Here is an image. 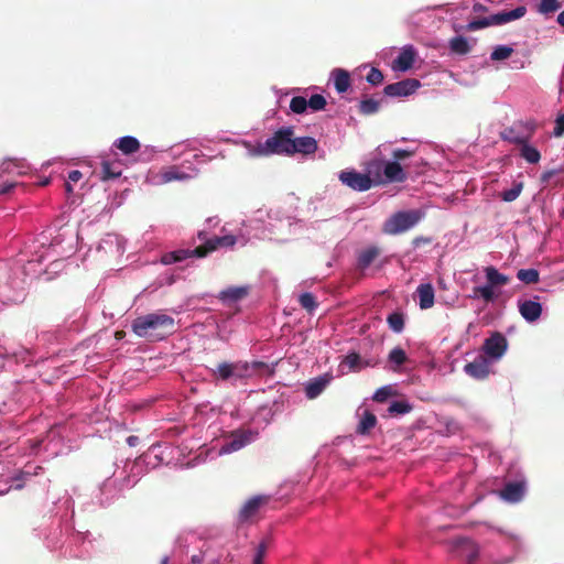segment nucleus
I'll use <instances>...</instances> for the list:
<instances>
[{"label":"nucleus","instance_id":"nucleus-8","mask_svg":"<svg viewBox=\"0 0 564 564\" xmlns=\"http://www.w3.org/2000/svg\"><path fill=\"white\" fill-rule=\"evenodd\" d=\"M421 86L420 80L406 78L384 87L383 91L389 97H406L412 95Z\"/></svg>","mask_w":564,"mask_h":564},{"label":"nucleus","instance_id":"nucleus-46","mask_svg":"<svg viewBox=\"0 0 564 564\" xmlns=\"http://www.w3.org/2000/svg\"><path fill=\"white\" fill-rule=\"evenodd\" d=\"M519 127L522 129V131H524V137H528V141H530L532 139V137L534 135L535 133V130L538 128V124L535 122V120L533 119H529V120H525V121H517Z\"/></svg>","mask_w":564,"mask_h":564},{"label":"nucleus","instance_id":"nucleus-55","mask_svg":"<svg viewBox=\"0 0 564 564\" xmlns=\"http://www.w3.org/2000/svg\"><path fill=\"white\" fill-rule=\"evenodd\" d=\"M431 242V239L430 238H424V237H416L414 238L413 240V245L414 246H420L421 243H430Z\"/></svg>","mask_w":564,"mask_h":564},{"label":"nucleus","instance_id":"nucleus-5","mask_svg":"<svg viewBox=\"0 0 564 564\" xmlns=\"http://www.w3.org/2000/svg\"><path fill=\"white\" fill-rule=\"evenodd\" d=\"M527 8L524 6H519L510 11H501L489 17L473 20L466 25V30L471 32L488 28L490 25H502L523 18Z\"/></svg>","mask_w":564,"mask_h":564},{"label":"nucleus","instance_id":"nucleus-29","mask_svg":"<svg viewBox=\"0 0 564 564\" xmlns=\"http://www.w3.org/2000/svg\"><path fill=\"white\" fill-rule=\"evenodd\" d=\"M457 547H460L466 553V558L469 563L476 561L479 554L478 546L469 539H460L457 541Z\"/></svg>","mask_w":564,"mask_h":564},{"label":"nucleus","instance_id":"nucleus-59","mask_svg":"<svg viewBox=\"0 0 564 564\" xmlns=\"http://www.w3.org/2000/svg\"><path fill=\"white\" fill-rule=\"evenodd\" d=\"M65 189H66L67 193H72L73 192V187H72L69 181L65 183Z\"/></svg>","mask_w":564,"mask_h":564},{"label":"nucleus","instance_id":"nucleus-16","mask_svg":"<svg viewBox=\"0 0 564 564\" xmlns=\"http://www.w3.org/2000/svg\"><path fill=\"white\" fill-rule=\"evenodd\" d=\"M415 61V51L412 46H405L393 62L395 69L405 72L413 66Z\"/></svg>","mask_w":564,"mask_h":564},{"label":"nucleus","instance_id":"nucleus-38","mask_svg":"<svg viewBox=\"0 0 564 564\" xmlns=\"http://www.w3.org/2000/svg\"><path fill=\"white\" fill-rule=\"evenodd\" d=\"M299 302L301 306L305 308L308 313H312L317 307L315 296L310 292L301 294L299 297Z\"/></svg>","mask_w":564,"mask_h":564},{"label":"nucleus","instance_id":"nucleus-32","mask_svg":"<svg viewBox=\"0 0 564 564\" xmlns=\"http://www.w3.org/2000/svg\"><path fill=\"white\" fill-rule=\"evenodd\" d=\"M517 278L525 284H535L540 280V274L535 269H521L518 271Z\"/></svg>","mask_w":564,"mask_h":564},{"label":"nucleus","instance_id":"nucleus-44","mask_svg":"<svg viewBox=\"0 0 564 564\" xmlns=\"http://www.w3.org/2000/svg\"><path fill=\"white\" fill-rule=\"evenodd\" d=\"M327 105V101L323 95L315 94L311 96L307 100V108H311L313 111H321Z\"/></svg>","mask_w":564,"mask_h":564},{"label":"nucleus","instance_id":"nucleus-49","mask_svg":"<svg viewBox=\"0 0 564 564\" xmlns=\"http://www.w3.org/2000/svg\"><path fill=\"white\" fill-rule=\"evenodd\" d=\"M413 154H414V151L397 149L392 152V158L395 161H399V160L408 159V158L412 156Z\"/></svg>","mask_w":564,"mask_h":564},{"label":"nucleus","instance_id":"nucleus-24","mask_svg":"<svg viewBox=\"0 0 564 564\" xmlns=\"http://www.w3.org/2000/svg\"><path fill=\"white\" fill-rule=\"evenodd\" d=\"M527 141L520 145V156L530 164H536L541 160L540 151Z\"/></svg>","mask_w":564,"mask_h":564},{"label":"nucleus","instance_id":"nucleus-41","mask_svg":"<svg viewBox=\"0 0 564 564\" xmlns=\"http://www.w3.org/2000/svg\"><path fill=\"white\" fill-rule=\"evenodd\" d=\"M406 360V354L401 347H394L389 354V361L398 367L405 364Z\"/></svg>","mask_w":564,"mask_h":564},{"label":"nucleus","instance_id":"nucleus-45","mask_svg":"<svg viewBox=\"0 0 564 564\" xmlns=\"http://www.w3.org/2000/svg\"><path fill=\"white\" fill-rule=\"evenodd\" d=\"M522 188H523V184L517 183L510 189L502 192L501 198L505 202H513L520 196Z\"/></svg>","mask_w":564,"mask_h":564},{"label":"nucleus","instance_id":"nucleus-6","mask_svg":"<svg viewBox=\"0 0 564 564\" xmlns=\"http://www.w3.org/2000/svg\"><path fill=\"white\" fill-rule=\"evenodd\" d=\"M339 180L343 184L347 185L354 191L365 192L372 187V180L368 174L359 173L356 171H341Z\"/></svg>","mask_w":564,"mask_h":564},{"label":"nucleus","instance_id":"nucleus-3","mask_svg":"<svg viewBox=\"0 0 564 564\" xmlns=\"http://www.w3.org/2000/svg\"><path fill=\"white\" fill-rule=\"evenodd\" d=\"M293 135V127H283L264 142H259L253 148L252 154L258 156H270L273 154L291 156V147H294Z\"/></svg>","mask_w":564,"mask_h":564},{"label":"nucleus","instance_id":"nucleus-47","mask_svg":"<svg viewBox=\"0 0 564 564\" xmlns=\"http://www.w3.org/2000/svg\"><path fill=\"white\" fill-rule=\"evenodd\" d=\"M383 78L382 72L376 67H372L366 77L367 82L375 86L380 85L383 82Z\"/></svg>","mask_w":564,"mask_h":564},{"label":"nucleus","instance_id":"nucleus-18","mask_svg":"<svg viewBox=\"0 0 564 564\" xmlns=\"http://www.w3.org/2000/svg\"><path fill=\"white\" fill-rule=\"evenodd\" d=\"M421 310L431 308L434 305V288L431 283L420 284L416 289Z\"/></svg>","mask_w":564,"mask_h":564},{"label":"nucleus","instance_id":"nucleus-19","mask_svg":"<svg viewBox=\"0 0 564 564\" xmlns=\"http://www.w3.org/2000/svg\"><path fill=\"white\" fill-rule=\"evenodd\" d=\"M248 293V286H229L219 293V299L225 303H235L245 299Z\"/></svg>","mask_w":564,"mask_h":564},{"label":"nucleus","instance_id":"nucleus-2","mask_svg":"<svg viewBox=\"0 0 564 564\" xmlns=\"http://www.w3.org/2000/svg\"><path fill=\"white\" fill-rule=\"evenodd\" d=\"M265 367L267 365L262 361H223L215 369H212V376L215 380L236 382L252 377L257 371Z\"/></svg>","mask_w":564,"mask_h":564},{"label":"nucleus","instance_id":"nucleus-9","mask_svg":"<svg viewBox=\"0 0 564 564\" xmlns=\"http://www.w3.org/2000/svg\"><path fill=\"white\" fill-rule=\"evenodd\" d=\"M271 497L267 495H258L251 497L239 510L238 519L240 522H247L253 518L262 506L269 503Z\"/></svg>","mask_w":564,"mask_h":564},{"label":"nucleus","instance_id":"nucleus-20","mask_svg":"<svg viewBox=\"0 0 564 564\" xmlns=\"http://www.w3.org/2000/svg\"><path fill=\"white\" fill-rule=\"evenodd\" d=\"M383 173L390 182H403L406 178V174L404 173L401 164L397 161L386 163Z\"/></svg>","mask_w":564,"mask_h":564},{"label":"nucleus","instance_id":"nucleus-10","mask_svg":"<svg viewBox=\"0 0 564 564\" xmlns=\"http://www.w3.org/2000/svg\"><path fill=\"white\" fill-rule=\"evenodd\" d=\"M507 347L508 343L506 337L502 334L496 332L485 340L482 348L488 357L492 359H499L506 352Z\"/></svg>","mask_w":564,"mask_h":564},{"label":"nucleus","instance_id":"nucleus-17","mask_svg":"<svg viewBox=\"0 0 564 564\" xmlns=\"http://www.w3.org/2000/svg\"><path fill=\"white\" fill-rule=\"evenodd\" d=\"M524 134L518 122H514L511 127L506 128L500 135L502 140L509 143L521 145L528 141V137H524Z\"/></svg>","mask_w":564,"mask_h":564},{"label":"nucleus","instance_id":"nucleus-39","mask_svg":"<svg viewBox=\"0 0 564 564\" xmlns=\"http://www.w3.org/2000/svg\"><path fill=\"white\" fill-rule=\"evenodd\" d=\"M512 53H513L512 47L506 46V45H499L492 51L490 58L492 61H503V59L509 58L512 55Z\"/></svg>","mask_w":564,"mask_h":564},{"label":"nucleus","instance_id":"nucleus-43","mask_svg":"<svg viewBox=\"0 0 564 564\" xmlns=\"http://www.w3.org/2000/svg\"><path fill=\"white\" fill-rule=\"evenodd\" d=\"M474 296H480L486 302H492L495 300L494 288L489 284L484 286H477L474 289Z\"/></svg>","mask_w":564,"mask_h":564},{"label":"nucleus","instance_id":"nucleus-22","mask_svg":"<svg viewBox=\"0 0 564 564\" xmlns=\"http://www.w3.org/2000/svg\"><path fill=\"white\" fill-rule=\"evenodd\" d=\"M115 145L123 153V154H132L139 151L140 142L134 137H122L120 138Z\"/></svg>","mask_w":564,"mask_h":564},{"label":"nucleus","instance_id":"nucleus-51","mask_svg":"<svg viewBox=\"0 0 564 564\" xmlns=\"http://www.w3.org/2000/svg\"><path fill=\"white\" fill-rule=\"evenodd\" d=\"M83 177V174L80 171L78 170H73L68 173V181L69 182H74V183H77L78 181H80Z\"/></svg>","mask_w":564,"mask_h":564},{"label":"nucleus","instance_id":"nucleus-54","mask_svg":"<svg viewBox=\"0 0 564 564\" xmlns=\"http://www.w3.org/2000/svg\"><path fill=\"white\" fill-rule=\"evenodd\" d=\"M17 186L15 183H7V184H3L1 187H0V195H6V194H9L14 187Z\"/></svg>","mask_w":564,"mask_h":564},{"label":"nucleus","instance_id":"nucleus-4","mask_svg":"<svg viewBox=\"0 0 564 564\" xmlns=\"http://www.w3.org/2000/svg\"><path fill=\"white\" fill-rule=\"evenodd\" d=\"M424 214L419 209L398 212L391 215L383 224L382 231L386 235H399L413 228Z\"/></svg>","mask_w":564,"mask_h":564},{"label":"nucleus","instance_id":"nucleus-31","mask_svg":"<svg viewBox=\"0 0 564 564\" xmlns=\"http://www.w3.org/2000/svg\"><path fill=\"white\" fill-rule=\"evenodd\" d=\"M193 250H184V249H181V250H176V251H172V252H167L165 253L163 257H162V262L164 264H173V263H176V262H181L187 258H191V257H195L193 253H192Z\"/></svg>","mask_w":564,"mask_h":564},{"label":"nucleus","instance_id":"nucleus-58","mask_svg":"<svg viewBox=\"0 0 564 564\" xmlns=\"http://www.w3.org/2000/svg\"><path fill=\"white\" fill-rule=\"evenodd\" d=\"M557 23L564 26V10L557 15Z\"/></svg>","mask_w":564,"mask_h":564},{"label":"nucleus","instance_id":"nucleus-13","mask_svg":"<svg viewBox=\"0 0 564 564\" xmlns=\"http://www.w3.org/2000/svg\"><path fill=\"white\" fill-rule=\"evenodd\" d=\"M518 307L521 316L530 323L538 321L542 314V305L536 301L519 300Z\"/></svg>","mask_w":564,"mask_h":564},{"label":"nucleus","instance_id":"nucleus-15","mask_svg":"<svg viewBox=\"0 0 564 564\" xmlns=\"http://www.w3.org/2000/svg\"><path fill=\"white\" fill-rule=\"evenodd\" d=\"M122 174V164L120 161L104 160L100 164V180L109 181L120 177Z\"/></svg>","mask_w":564,"mask_h":564},{"label":"nucleus","instance_id":"nucleus-26","mask_svg":"<svg viewBox=\"0 0 564 564\" xmlns=\"http://www.w3.org/2000/svg\"><path fill=\"white\" fill-rule=\"evenodd\" d=\"M377 424L376 415L370 411H365L356 432L360 435H367Z\"/></svg>","mask_w":564,"mask_h":564},{"label":"nucleus","instance_id":"nucleus-30","mask_svg":"<svg viewBox=\"0 0 564 564\" xmlns=\"http://www.w3.org/2000/svg\"><path fill=\"white\" fill-rule=\"evenodd\" d=\"M327 380L323 378H317L310 381L305 388V393L308 399H315L318 397L324 389L326 388Z\"/></svg>","mask_w":564,"mask_h":564},{"label":"nucleus","instance_id":"nucleus-25","mask_svg":"<svg viewBox=\"0 0 564 564\" xmlns=\"http://www.w3.org/2000/svg\"><path fill=\"white\" fill-rule=\"evenodd\" d=\"M334 75V85L336 90L339 94L346 93L350 86V76L347 70L344 69H335L333 72Z\"/></svg>","mask_w":564,"mask_h":564},{"label":"nucleus","instance_id":"nucleus-36","mask_svg":"<svg viewBox=\"0 0 564 564\" xmlns=\"http://www.w3.org/2000/svg\"><path fill=\"white\" fill-rule=\"evenodd\" d=\"M379 105L378 100L367 98L360 101L359 111L366 116L373 115L379 110Z\"/></svg>","mask_w":564,"mask_h":564},{"label":"nucleus","instance_id":"nucleus-52","mask_svg":"<svg viewBox=\"0 0 564 564\" xmlns=\"http://www.w3.org/2000/svg\"><path fill=\"white\" fill-rule=\"evenodd\" d=\"M555 173H556V171H554V170H549V171L543 172L541 175V182L549 183L550 180L555 175Z\"/></svg>","mask_w":564,"mask_h":564},{"label":"nucleus","instance_id":"nucleus-53","mask_svg":"<svg viewBox=\"0 0 564 564\" xmlns=\"http://www.w3.org/2000/svg\"><path fill=\"white\" fill-rule=\"evenodd\" d=\"M163 178L165 182H171L181 178V176L174 171H169L164 173Z\"/></svg>","mask_w":564,"mask_h":564},{"label":"nucleus","instance_id":"nucleus-21","mask_svg":"<svg viewBox=\"0 0 564 564\" xmlns=\"http://www.w3.org/2000/svg\"><path fill=\"white\" fill-rule=\"evenodd\" d=\"M380 254L377 246H370L358 253L357 265L360 270L367 269L375 259Z\"/></svg>","mask_w":564,"mask_h":564},{"label":"nucleus","instance_id":"nucleus-28","mask_svg":"<svg viewBox=\"0 0 564 564\" xmlns=\"http://www.w3.org/2000/svg\"><path fill=\"white\" fill-rule=\"evenodd\" d=\"M253 436H254V434L250 431L234 434L232 440L228 444V449L229 451H238V449L242 448L245 445H247L248 443H250L252 441Z\"/></svg>","mask_w":564,"mask_h":564},{"label":"nucleus","instance_id":"nucleus-35","mask_svg":"<svg viewBox=\"0 0 564 564\" xmlns=\"http://www.w3.org/2000/svg\"><path fill=\"white\" fill-rule=\"evenodd\" d=\"M561 8L558 0H540L538 3V11L541 14H551Z\"/></svg>","mask_w":564,"mask_h":564},{"label":"nucleus","instance_id":"nucleus-14","mask_svg":"<svg viewBox=\"0 0 564 564\" xmlns=\"http://www.w3.org/2000/svg\"><path fill=\"white\" fill-rule=\"evenodd\" d=\"M294 147H291V155L301 153L304 155L313 154L317 151V141L312 137L293 138Z\"/></svg>","mask_w":564,"mask_h":564},{"label":"nucleus","instance_id":"nucleus-27","mask_svg":"<svg viewBox=\"0 0 564 564\" xmlns=\"http://www.w3.org/2000/svg\"><path fill=\"white\" fill-rule=\"evenodd\" d=\"M449 50L457 55H466L470 52L471 47L464 36H455L449 40Z\"/></svg>","mask_w":564,"mask_h":564},{"label":"nucleus","instance_id":"nucleus-50","mask_svg":"<svg viewBox=\"0 0 564 564\" xmlns=\"http://www.w3.org/2000/svg\"><path fill=\"white\" fill-rule=\"evenodd\" d=\"M553 134L555 137H562L564 134V115L557 117Z\"/></svg>","mask_w":564,"mask_h":564},{"label":"nucleus","instance_id":"nucleus-56","mask_svg":"<svg viewBox=\"0 0 564 564\" xmlns=\"http://www.w3.org/2000/svg\"><path fill=\"white\" fill-rule=\"evenodd\" d=\"M127 443L129 446H135L138 445L139 443V437L138 436H134V435H130L128 438H127Z\"/></svg>","mask_w":564,"mask_h":564},{"label":"nucleus","instance_id":"nucleus-7","mask_svg":"<svg viewBox=\"0 0 564 564\" xmlns=\"http://www.w3.org/2000/svg\"><path fill=\"white\" fill-rule=\"evenodd\" d=\"M237 242V238L234 235H226L223 237H213L208 239L205 243L202 246L196 247L193 249L192 253L196 258H204L208 253L217 250L220 247H234Z\"/></svg>","mask_w":564,"mask_h":564},{"label":"nucleus","instance_id":"nucleus-12","mask_svg":"<svg viewBox=\"0 0 564 564\" xmlns=\"http://www.w3.org/2000/svg\"><path fill=\"white\" fill-rule=\"evenodd\" d=\"M524 492V481H511L505 485L503 489L500 491V497L508 502L514 503L522 500Z\"/></svg>","mask_w":564,"mask_h":564},{"label":"nucleus","instance_id":"nucleus-57","mask_svg":"<svg viewBox=\"0 0 564 564\" xmlns=\"http://www.w3.org/2000/svg\"><path fill=\"white\" fill-rule=\"evenodd\" d=\"M473 10L474 12H486L487 8L481 3H475Z\"/></svg>","mask_w":564,"mask_h":564},{"label":"nucleus","instance_id":"nucleus-34","mask_svg":"<svg viewBox=\"0 0 564 564\" xmlns=\"http://www.w3.org/2000/svg\"><path fill=\"white\" fill-rule=\"evenodd\" d=\"M387 322L389 327L395 333H401L404 328V316L400 312L390 314Z\"/></svg>","mask_w":564,"mask_h":564},{"label":"nucleus","instance_id":"nucleus-23","mask_svg":"<svg viewBox=\"0 0 564 564\" xmlns=\"http://www.w3.org/2000/svg\"><path fill=\"white\" fill-rule=\"evenodd\" d=\"M487 282L492 288L502 286L509 283V278L500 273L495 267L485 268Z\"/></svg>","mask_w":564,"mask_h":564},{"label":"nucleus","instance_id":"nucleus-62","mask_svg":"<svg viewBox=\"0 0 564 564\" xmlns=\"http://www.w3.org/2000/svg\"><path fill=\"white\" fill-rule=\"evenodd\" d=\"M8 490H9V488L2 489V487H0V495L8 492Z\"/></svg>","mask_w":564,"mask_h":564},{"label":"nucleus","instance_id":"nucleus-42","mask_svg":"<svg viewBox=\"0 0 564 564\" xmlns=\"http://www.w3.org/2000/svg\"><path fill=\"white\" fill-rule=\"evenodd\" d=\"M270 545V539H263L259 545L256 547V554L253 556V564H262L263 558L267 554L268 547Z\"/></svg>","mask_w":564,"mask_h":564},{"label":"nucleus","instance_id":"nucleus-61","mask_svg":"<svg viewBox=\"0 0 564 564\" xmlns=\"http://www.w3.org/2000/svg\"><path fill=\"white\" fill-rule=\"evenodd\" d=\"M8 490H9V488L2 489V487H0V495L8 492Z\"/></svg>","mask_w":564,"mask_h":564},{"label":"nucleus","instance_id":"nucleus-63","mask_svg":"<svg viewBox=\"0 0 564 564\" xmlns=\"http://www.w3.org/2000/svg\"><path fill=\"white\" fill-rule=\"evenodd\" d=\"M116 335H117V338H121V333L120 332H117Z\"/></svg>","mask_w":564,"mask_h":564},{"label":"nucleus","instance_id":"nucleus-48","mask_svg":"<svg viewBox=\"0 0 564 564\" xmlns=\"http://www.w3.org/2000/svg\"><path fill=\"white\" fill-rule=\"evenodd\" d=\"M360 361L361 358L357 352L348 354L345 358V364L349 367L350 370L360 369Z\"/></svg>","mask_w":564,"mask_h":564},{"label":"nucleus","instance_id":"nucleus-60","mask_svg":"<svg viewBox=\"0 0 564 564\" xmlns=\"http://www.w3.org/2000/svg\"><path fill=\"white\" fill-rule=\"evenodd\" d=\"M160 564H169V557L165 556L161 560V563Z\"/></svg>","mask_w":564,"mask_h":564},{"label":"nucleus","instance_id":"nucleus-1","mask_svg":"<svg viewBox=\"0 0 564 564\" xmlns=\"http://www.w3.org/2000/svg\"><path fill=\"white\" fill-rule=\"evenodd\" d=\"M174 318L166 314L151 313L133 319L132 332L142 338L156 341L174 330Z\"/></svg>","mask_w":564,"mask_h":564},{"label":"nucleus","instance_id":"nucleus-11","mask_svg":"<svg viewBox=\"0 0 564 564\" xmlns=\"http://www.w3.org/2000/svg\"><path fill=\"white\" fill-rule=\"evenodd\" d=\"M464 370L468 376L484 380L489 375V362L486 357L478 356L474 361L465 365Z\"/></svg>","mask_w":564,"mask_h":564},{"label":"nucleus","instance_id":"nucleus-37","mask_svg":"<svg viewBox=\"0 0 564 564\" xmlns=\"http://www.w3.org/2000/svg\"><path fill=\"white\" fill-rule=\"evenodd\" d=\"M395 394H397V391L391 386H384V387L379 388L375 392L372 399H373V401H376L378 403H383L388 400V398L393 397Z\"/></svg>","mask_w":564,"mask_h":564},{"label":"nucleus","instance_id":"nucleus-33","mask_svg":"<svg viewBox=\"0 0 564 564\" xmlns=\"http://www.w3.org/2000/svg\"><path fill=\"white\" fill-rule=\"evenodd\" d=\"M413 406L404 400L393 401L388 408V413L390 415H402L409 413Z\"/></svg>","mask_w":564,"mask_h":564},{"label":"nucleus","instance_id":"nucleus-40","mask_svg":"<svg viewBox=\"0 0 564 564\" xmlns=\"http://www.w3.org/2000/svg\"><path fill=\"white\" fill-rule=\"evenodd\" d=\"M290 109L297 115L304 113L307 109V99L302 96H295L290 101Z\"/></svg>","mask_w":564,"mask_h":564}]
</instances>
